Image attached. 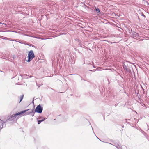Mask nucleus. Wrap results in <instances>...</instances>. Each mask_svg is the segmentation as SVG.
<instances>
[{
	"mask_svg": "<svg viewBox=\"0 0 149 149\" xmlns=\"http://www.w3.org/2000/svg\"><path fill=\"white\" fill-rule=\"evenodd\" d=\"M17 116L15 114H13L8 116L6 119L3 121L4 123H7L9 121H12Z\"/></svg>",
	"mask_w": 149,
	"mask_h": 149,
	"instance_id": "nucleus-1",
	"label": "nucleus"
},
{
	"mask_svg": "<svg viewBox=\"0 0 149 149\" xmlns=\"http://www.w3.org/2000/svg\"><path fill=\"white\" fill-rule=\"evenodd\" d=\"M43 110V107H42L41 105L39 104L37 106L34 110L35 112L37 113H42Z\"/></svg>",
	"mask_w": 149,
	"mask_h": 149,
	"instance_id": "nucleus-2",
	"label": "nucleus"
},
{
	"mask_svg": "<svg viewBox=\"0 0 149 149\" xmlns=\"http://www.w3.org/2000/svg\"><path fill=\"white\" fill-rule=\"evenodd\" d=\"M34 57V55L33 51L32 50L30 51L28 54V59L27 60V62H29Z\"/></svg>",
	"mask_w": 149,
	"mask_h": 149,
	"instance_id": "nucleus-3",
	"label": "nucleus"
},
{
	"mask_svg": "<svg viewBox=\"0 0 149 149\" xmlns=\"http://www.w3.org/2000/svg\"><path fill=\"white\" fill-rule=\"evenodd\" d=\"M26 110L22 111L19 112H18L16 113V115L17 116L18 115H22L24 113L26 115Z\"/></svg>",
	"mask_w": 149,
	"mask_h": 149,
	"instance_id": "nucleus-4",
	"label": "nucleus"
},
{
	"mask_svg": "<svg viewBox=\"0 0 149 149\" xmlns=\"http://www.w3.org/2000/svg\"><path fill=\"white\" fill-rule=\"evenodd\" d=\"M93 66V68H97L96 69H93V70H90V71H92L93 72H95V71H96V70L99 71V70H102L103 69L102 68H101L100 67H97V66L95 65V66Z\"/></svg>",
	"mask_w": 149,
	"mask_h": 149,
	"instance_id": "nucleus-5",
	"label": "nucleus"
},
{
	"mask_svg": "<svg viewBox=\"0 0 149 149\" xmlns=\"http://www.w3.org/2000/svg\"><path fill=\"white\" fill-rule=\"evenodd\" d=\"M26 115L29 114L32 112L33 109H26Z\"/></svg>",
	"mask_w": 149,
	"mask_h": 149,
	"instance_id": "nucleus-6",
	"label": "nucleus"
},
{
	"mask_svg": "<svg viewBox=\"0 0 149 149\" xmlns=\"http://www.w3.org/2000/svg\"><path fill=\"white\" fill-rule=\"evenodd\" d=\"M124 69L127 72H131V70L127 66H123Z\"/></svg>",
	"mask_w": 149,
	"mask_h": 149,
	"instance_id": "nucleus-7",
	"label": "nucleus"
},
{
	"mask_svg": "<svg viewBox=\"0 0 149 149\" xmlns=\"http://www.w3.org/2000/svg\"><path fill=\"white\" fill-rule=\"evenodd\" d=\"M45 119H46V118H43L41 120H39V119H38V120H37L38 124H40L41 122L44 121Z\"/></svg>",
	"mask_w": 149,
	"mask_h": 149,
	"instance_id": "nucleus-8",
	"label": "nucleus"
},
{
	"mask_svg": "<svg viewBox=\"0 0 149 149\" xmlns=\"http://www.w3.org/2000/svg\"><path fill=\"white\" fill-rule=\"evenodd\" d=\"M2 122L1 123V125H0V131L1 130V129L4 127V123H3V121H1Z\"/></svg>",
	"mask_w": 149,
	"mask_h": 149,
	"instance_id": "nucleus-9",
	"label": "nucleus"
},
{
	"mask_svg": "<svg viewBox=\"0 0 149 149\" xmlns=\"http://www.w3.org/2000/svg\"><path fill=\"white\" fill-rule=\"evenodd\" d=\"M43 118L41 116H39L38 118H37L36 119L37 120H38V119H39V120H42L43 119V118Z\"/></svg>",
	"mask_w": 149,
	"mask_h": 149,
	"instance_id": "nucleus-10",
	"label": "nucleus"
},
{
	"mask_svg": "<svg viewBox=\"0 0 149 149\" xmlns=\"http://www.w3.org/2000/svg\"><path fill=\"white\" fill-rule=\"evenodd\" d=\"M24 94H22L21 96L20 97V100L19 102V103H20V102L22 100L24 97Z\"/></svg>",
	"mask_w": 149,
	"mask_h": 149,
	"instance_id": "nucleus-11",
	"label": "nucleus"
},
{
	"mask_svg": "<svg viewBox=\"0 0 149 149\" xmlns=\"http://www.w3.org/2000/svg\"><path fill=\"white\" fill-rule=\"evenodd\" d=\"M36 112H35V111L34 110H33L32 112L31 113V116L33 117L34 116V114Z\"/></svg>",
	"mask_w": 149,
	"mask_h": 149,
	"instance_id": "nucleus-12",
	"label": "nucleus"
},
{
	"mask_svg": "<svg viewBox=\"0 0 149 149\" xmlns=\"http://www.w3.org/2000/svg\"><path fill=\"white\" fill-rule=\"evenodd\" d=\"M96 10L97 13H99L100 12V10L98 8L96 9Z\"/></svg>",
	"mask_w": 149,
	"mask_h": 149,
	"instance_id": "nucleus-13",
	"label": "nucleus"
},
{
	"mask_svg": "<svg viewBox=\"0 0 149 149\" xmlns=\"http://www.w3.org/2000/svg\"><path fill=\"white\" fill-rule=\"evenodd\" d=\"M116 147L118 149H122V148H119L117 146H116Z\"/></svg>",
	"mask_w": 149,
	"mask_h": 149,
	"instance_id": "nucleus-14",
	"label": "nucleus"
},
{
	"mask_svg": "<svg viewBox=\"0 0 149 149\" xmlns=\"http://www.w3.org/2000/svg\"><path fill=\"white\" fill-rule=\"evenodd\" d=\"M139 68H142V66H141V65H140V66H138Z\"/></svg>",
	"mask_w": 149,
	"mask_h": 149,
	"instance_id": "nucleus-15",
	"label": "nucleus"
},
{
	"mask_svg": "<svg viewBox=\"0 0 149 149\" xmlns=\"http://www.w3.org/2000/svg\"><path fill=\"white\" fill-rule=\"evenodd\" d=\"M34 99H35V97H34L33 99V101H32V102H33V101L34 100Z\"/></svg>",
	"mask_w": 149,
	"mask_h": 149,
	"instance_id": "nucleus-16",
	"label": "nucleus"
},
{
	"mask_svg": "<svg viewBox=\"0 0 149 149\" xmlns=\"http://www.w3.org/2000/svg\"><path fill=\"white\" fill-rule=\"evenodd\" d=\"M96 137H97V138L99 140H100V141H101L99 138H98L96 136Z\"/></svg>",
	"mask_w": 149,
	"mask_h": 149,
	"instance_id": "nucleus-17",
	"label": "nucleus"
},
{
	"mask_svg": "<svg viewBox=\"0 0 149 149\" xmlns=\"http://www.w3.org/2000/svg\"><path fill=\"white\" fill-rule=\"evenodd\" d=\"M142 133H145V132L144 131H143Z\"/></svg>",
	"mask_w": 149,
	"mask_h": 149,
	"instance_id": "nucleus-18",
	"label": "nucleus"
},
{
	"mask_svg": "<svg viewBox=\"0 0 149 149\" xmlns=\"http://www.w3.org/2000/svg\"><path fill=\"white\" fill-rule=\"evenodd\" d=\"M142 15L144 17L145 16V15L143 14H142Z\"/></svg>",
	"mask_w": 149,
	"mask_h": 149,
	"instance_id": "nucleus-19",
	"label": "nucleus"
},
{
	"mask_svg": "<svg viewBox=\"0 0 149 149\" xmlns=\"http://www.w3.org/2000/svg\"><path fill=\"white\" fill-rule=\"evenodd\" d=\"M122 128H124V126H122Z\"/></svg>",
	"mask_w": 149,
	"mask_h": 149,
	"instance_id": "nucleus-20",
	"label": "nucleus"
},
{
	"mask_svg": "<svg viewBox=\"0 0 149 149\" xmlns=\"http://www.w3.org/2000/svg\"><path fill=\"white\" fill-rule=\"evenodd\" d=\"M109 143L110 144H111V145H112V144H111V143Z\"/></svg>",
	"mask_w": 149,
	"mask_h": 149,
	"instance_id": "nucleus-21",
	"label": "nucleus"
},
{
	"mask_svg": "<svg viewBox=\"0 0 149 149\" xmlns=\"http://www.w3.org/2000/svg\"><path fill=\"white\" fill-rule=\"evenodd\" d=\"M93 133H94V134H95V133H94V131H93Z\"/></svg>",
	"mask_w": 149,
	"mask_h": 149,
	"instance_id": "nucleus-22",
	"label": "nucleus"
},
{
	"mask_svg": "<svg viewBox=\"0 0 149 149\" xmlns=\"http://www.w3.org/2000/svg\"><path fill=\"white\" fill-rule=\"evenodd\" d=\"M93 133H94V134H95V133H94V131H93Z\"/></svg>",
	"mask_w": 149,
	"mask_h": 149,
	"instance_id": "nucleus-23",
	"label": "nucleus"
},
{
	"mask_svg": "<svg viewBox=\"0 0 149 149\" xmlns=\"http://www.w3.org/2000/svg\"><path fill=\"white\" fill-rule=\"evenodd\" d=\"M93 133H94V134H95V133H94V131H93Z\"/></svg>",
	"mask_w": 149,
	"mask_h": 149,
	"instance_id": "nucleus-24",
	"label": "nucleus"
},
{
	"mask_svg": "<svg viewBox=\"0 0 149 149\" xmlns=\"http://www.w3.org/2000/svg\"><path fill=\"white\" fill-rule=\"evenodd\" d=\"M93 133H94V134H95V133H94V131H93Z\"/></svg>",
	"mask_w": 149,
	"mask_h": 149,
	"instance_id": "nucleus-25",
	"label": "nucleus"
},
{
	"mask_svg": "<svg viewBox=\"0 0 149 149\" xmlns=\"http://www.w3.org/2000/svg\"><path fill=\"white\" fill-rule=\"evenodd\" d=\"M134 67H135L136 68V66H135V65H134Z\"/></svg>",
	"mask_w": 149,
	"mask_h": 149,
	"instance_id": "nucleus-26",
	"label": "nucleus"
},
{
	"mask_svg": "<svg viewBox=\"0 0 149 149\" xmlns=\"http://www.w3.org/2000/svg\"><path fill=\"white\" fill-rule=\"evenodd\" d=\"M118 146L120 147V146H119V145L118 144Z\"/></svg>",
	"mask_w": 149,
	"mask_h": 149,
	"instance_id": "nucleus-27",
	"label": "nucleus"
},
{
	"mask_svg": "<svg viewBox=\"0 0 149 149\" xmlns=\"http://www.w3.org/2000/svg\"><path fill=\"white\" fill-rule=\"evenodd\" d=\"M135 34H136V35L137 34V33H135Z\"/></svg>",
	"mask_w": 149,
	"mask_h": 149,
	"instance_id": "nucleus-28",
	"label": "nucleus"
},
{
	"mask_svg": "<svg viewBox=\"0 0 149 149\" xmlns=\"http://www.w3.org/2000/svg\"><path fill=\"white\" fill-rule=\"evenodd\" d=\"M91 127H92V130H93V128L91 126Z\"/></svg>",
	"mask_w": 149,
	"mask_h": 149,
	"instance_id": "nucleus-29",
	"label": "nucleus"
},
{
	"mask_svg": "<svg viewBox=\"0 0 149 149\" xmlns=\"http://www.w3.org/2000/svg\"><path fill=\"white\" fill-rule=\"evenodd\" d=\"M74 63H72V64H73Z\"/></svg>",
	"mask_w": 149,
	"mask_h": 149,
	"instance_id": "nucleus-30",
	"label": "nucleus"
},
{
	"mask_svg": "<svg viewBox=\"0 0 149 149\" xmlns=\"http://www.w3.org/2000/svg\"><path fill=\"white\" fill-rule=\"evenodd\" d=\"M6 126V124H5V126Z\"/></svg>",
	"mask_w": 149,
	"mask_h": 149,
	"instance_id": "nucleus-31",
	"label": "nucleus"
}]
</instances>
